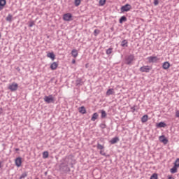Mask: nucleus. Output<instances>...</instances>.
I'll list each match as a JSON object with an SVG mask.
<instances>
[{"label": "nucleus", "mask_w": 179, "mask_h": 179, "mask_svg": "<svg viewBox=\"0 0 179 179\" xmlns=\"http://www.w3.org/2000/svg\"><path fill=\"white\" fill-rule=\"evenodd\" d=\"M71 164H72V158L66 157L63 159V162L59 166L60 171L64 173V174L69 173V171H71V168H69Z\"/></svg>", "instance_id": "nucleus-1"}, {"label": "nucleus", "mask_w": 179, "mask_h": 179, "mask_svg": "<svg viewBox=\"0 0 179 179\" xmlns=\"http://www.w3.org/2000/svg\"><path fill=\"white\" fill-rule=\"evenodd\" d=\"M125 61L127 65H131L134 61H135V55H129L125 57Z\"/></svg>", "instance_id": "nucleus-2"}, {"label": "nucleus", "mask_w": 179, "mask_h": 179, "mask_svg": "<svg viewBox=\"0 0 179 179\" xmlns=\"http://www.w3.org/2000/svg\"><path fill=\"white\" fill-rule=\"evenodd\" d=\"M140 72H145V73H149L152 71V67L150 66H143L139 69Z\"/></svg>", "instance_id": "nucleus-3"}, {"label": "nucleus", "mask_w": 179, "mask_h": 179, "mask_svg": "<svg viewBox=\"0 0 179 179\" xmlns=\"http://www.w3.org/2000/svg\"><path fill=\"white\" fill-rule=\"evenodd\" d=\"M132 8V6H131L130 4L127 3L124 6H122L120 8L121 12L124 13V12H129V10H131V9Z\"/></svg>", "instance_id": "nucleus-4"}, {"label": "nucleus", "mask_w": 179, "mask_h": 179, "mask_svg": "<svg viewBox=\"0 0 179 179\" xmlns=\"http://www.w3.org/2000/svg\"><path fill=\"white\" fill-rule=\"evenodd\" d=\"M43 100L45 103L50 104L51 103H54V96H52V95L45 96Z\"/></svg>", "instance_id": "nucleus-5"}, {"label": "nucleus", "mask_w": 179, "mask_h": 179, "mask_svg": "<svg viewBox=\"0 0 179 179\" xmlns=\"http://www.w3.org/2000/svg\"><path fill=\"white\" fill-rule=\"evenodd\" d=\"M17 87H19V85L15 82L8 86V89L10 92H16V90H17Z\"/></svg>", "instance_id": "nucleus-6"}, {"label": "nucleus", "mask_w": 179, "mask_h": 179, "mask_svg": "<svg viewBox=\"0 0 179 179\" xmlns=\"http://www.w3.org/2000/svg\"><path fill=\"white\" fill-rule=\"evenodd\" d=\"M147 59L150 64H155V62H157L159 61V58L156 56H150L147 57Z\"/></svg>", "instance_id": "nucleus-7"}, {"label": "nucleus", "mask_w": 179, "mask_h": 179, "mask_svg": "<svg viewBox=\"0 0 179 179\" xmlns=\"http://www.w3.org/2000/svg\"><path fill=\"white\" fill-rule=\"evenodd\" d=\"M63 20H64V22H71V20H73L72 15L70 13L64 14Z\"/></svg>", "instance_id": "nucleus-8"}, {"label": "nucleus", "mask_w": 179, "mask_h": 179, "mask_svg": "<svg viewBox=\"0 0 179 179\" xmlns=\"http://www.w3.org/2000/svg\"><path fill=\"white\" fill-rule=\"evenodd\" d=\"M160 142H162V143L164 145H167L169 140L167 138H166V137L164 136H161L159 138Z\"/></svg>", "instance_id": "nucleus-9"}, {"label": "nucleus", "mask_w": 179, "mask_h": 179, "mask_svg": "<svg viewBox=\"0 0 179 179\" xmlns=\"http://www.w3.org/2000/svg\"><path fill=\"white\" fill-rule=\"evenodd\" d=\"M15 166H17V167H20V166H22V158L21 157H17L15 159Z\"/></svg>", "instance_id": "nucleus-10"}, {"label": "nucleus", "mask_w": 179, "mask_h": 179, "mask_svg": "<svg viewBox=\"0 0 179 179\" xmlns=\"http://www.w3.org/2000/svg\"><path fill=\"white\" fill-rule=\"evenodd\" d=\"M57 68H58V63L57 62H54L53 63H52L50 64V69L52 71H55V69H57Z\"/></svg>", "instance_id": "nucleus-11"}, {"label": "nucleus", "mask_w": 179, "mask_h": 179, "mask_svg": "<svg viewBox=\"0 0 179 179\" xmlns=\"http://www.w3.org/2000/svg\"><path fill=\"white\" fill-rule=\"evenodd\" d=\"M47 57L48 58H51L52 61H54V59H55V55L53 53V52H48L47 53Z\"/></svg>", "instance_id": "nucleus-12"}, {"label": "nucleus", "mask_w": 179, "mask_h": 179, "mask_svg": "<svg viewBox=\"0 0 179 179\" xmlns=\"http://www.w3.org/2000/svg\"><path fill=\"white\" fill-rule=\"evenodd\" d=\"M167 124H166V123H164V122H161L159 123H157L156 127L157 128H165V127H166Z\"/></svg>", "instance_id": "nucleus-13"}, {"label": "nucleus", "mask_w": 179, "mask_h": 179, "mask_svg": "<svg viewBox=\"0 0 179 179\" xmlns=\"http://www.w3.org/2000/svg\"><path fill=\"white\" fill-rule=\"evenodd\" d=\"M5 5H6V0H0V10L3 9Z\"/></svg>", "instance_id": "nucleus-14"}, {"label": "nucleus", "mask_w": 179, "mask_h": 179, "mask_svg": "<svg viewBox=\"0 0 179 179\" xmlns=\"http://www.w3.org/2000/svg\"><path fill=\"white\" fill-rule=\"evenodd\" d=\"M163 69H169L170 68V63L169 62H165L162 65Z\"/></svg>", "instance_id": "nucleus-15"}, {"label": "nucleus", "mask_w": 179, "mask_h": 179, "mask_svg": "<svg viewBox=\"0 0 179 179\" xmlns=\"http://www.w3.org/2000/svg\"><path fill=\"white\" fill-rule=\"evenodd\" d=\"M148 118H149V116H148V115H144L141 117V122H143V124H145V122H148Z\"/></svg>", "instance_id": "nucleus-16"}, {"label": "nucleus", "mask_w": 179, "mask_h": 179, "mask_svg": "<svg viewBox=\"0 0 179 179\" xmlns=\"http://www.w3.org/2000/svg\"><path fill=\"white\" fill-rule=\"evenodd\" d=\"M99 118V113H94L92 115V117H91V121H96Z\"/></svg>", "instance_id": "nucleus-17"}, {"label": "nucleus", "mask_w": 179, "mask_h": 179, "mask_svg": "<svg viewBox=\"0 0 179 179\" xmlns=\"http://www.w3.org/2000/svg\"><path fill=\"white\" fill-rule=\"evenodd\" d=\"M111 94H114V89L110 88L106 92V96H111Z\"/></svg>", "instance_id": "nucleus-18"}, {"label": "nucleus", "mask_w": 179, "mask_h": 179, "mask_svg": "<svg viewBox=\"0 0 179 179\" xmlns=\"http://www.w3.org/2000/svg\"><path fill=\"white\" fill-rule=\"evenodd\" d=\"M118 141H120V138L118 137H115L110 140V143H111V145H114V144L117 143V142H118Z\"/></svg>", "instance_id": "nucleus-19"}, {"label": "nucleus", "mask_w": 179, "mask_h": 179, "mask_svg": "<svg viewBox=\"0 0 179 179\" xmlns=\"http://www.w3.org/2000/svg\"><path fill=\"white\" fill-rule=\"evenodd\" d=\"M79 113H80V114H86V108H85V106L80 107Z\"/></svg>", "instance_id": "nucleus-20"}, {"label": "nucleus", "mask_w": 179, "mask_h": 179, "mask_svg": "<svg viewBox=\"0 0 179 179\" xmlns=\"http://www.w3.org/2000/svg\"><path fill=\"white\" fill-rule=\"evenodd\" d=\"M71 55L72 57H73V58H76V57H78V50H76V49H73L71 51Z\"/></svg>", "instance_id": "nucleus-21"}, {"label": "nucleus", "mask_w": 179, "mask_h": 179, "mask_svg": "<svg viewBox=\"0 0 179 179\" xmlns=\"http://www.w3.org/2000/svg\"><path fill=\"white\" fill-rule=\"evenodd\" d=\"M76 86H82V85H83V81H82V79L78 78V79L76 81Z\"/></svg>", "instance_id": "nucleus-22"}, {"label": "nucleus", "mask_w": 179, "mask_h": 179, "mask_svg": "<svg viewBox=\"0 0 179 179\" xmlns=\"http://www.w3.org/2000/svg\"><path fill=\"white\" fill-rule=\"evenodd\" d=\"M177 169H178V167L176 166V165H174L172 169H171V173L172 174H176V173H177Z\"/></svg>", "instance_id": "nucleus-23"}, {"label": "nucleus", "mask_w": 179, "mask_h": 179, "mask_svg": "<svg viewBox=\"0 0 179 179\" xmlns=\"http://www.w3.org/2000/svg\"><path fill=\"white\" fill-rule=\"evenodd\" d=\"M124 22H127V17L122 16L119 20V23L122 24Z\"/></svg>", "instance_id": "nucleus-24"}, {"label": "nucleus", "mask_w": 179, "mask_h": 179, "mask_svg": "<svg viewBox=\"0 0 179 179\" xmlns=\"http://www.w3.org/2000/svg\"><path fill=\"white\" fill-rule=\"evenodd\" d=\"M121 46L122 47H128V41L127 40H123L121 43Z\"/></svg>", "instance_id": "nucleus-25"}, {"label": "nucleus", "mask_w": 179, "mask_h": 179, "mask_svg": "<svg viewBox=\"0 0 179 179\" xmlns=\"http://www.w3.org/2000/svg\"><path fill=\"white\" fill-rule=\"evenodd\" d=\"M12 17L13 16L10 14H8L6 18V22H9L10 23L12 22Z\"/></svg>", "instance_id": "nucleus-26"}, {"label": "nucleus", "mask_w": 179, "mask_h": 179, "mask_svg": "<svg viewBox=\"0 0 179 179\" xmlns=\"http://www.w3.org/2000/svg\"><path fill=\"white\" fill-rule=\"evenodd\" d=\"M101 118H106L107 117V113L103 110H101Z\"/></svg>", "instance_id": "nucleus-27"}, {"label": "nucleus", "mask_w": 179, "mask_h": 179, "mask_svg": "<svg viewBox=\"0 0 179 179\" xmlns=\"http://www.w3.org/2000/svg\"><path fill=\"white\" fill-rule=\"evenodd\" d=\"M96 148L99 150H103L104 149V145H101V144L98 143L96 145Z\"/></svg>", "instance_id": "nucleus-28"}, {"label": "nucleus", "mask_w": 179, "mask_h": 179, "mask_svg": "<svg viewBox=\"0 0 179 179\" xmlns=\"http://www.w3.org/2000/svg\"><path fill=\"white\" fill-rule=\"evenodd\" d=\"M113 53V48H109L108 50H106V55H110V54Z\"/></svg>", "instance_id": "nucleus-29"}, {"label": "nucleus", "mask_w": 179, "mask_h": 179, "mask_svg": "<svg viewBox=\"0 0 179 179\" xmlns=\"http://www.w3.org/2000/svg\"><path fill=\"white\" fill-rule=\"evenodd\" d=\"M47 157H48V151H45L43 153V158L47 159Z\"/></svg>", "instance_id": "nucleus-30"}, {"label": "nucleus", "mask_w": 179, "mask_h": 179, "mask_svg": "<svg viewBox=\"0 0 179 179\" xmlns=\"http://www.w3.org/2000/svg\"><path fill=\"white\" fill-rule=\"evenodd\" d=\"M106 0H99V5L100 6H104L106 5Z\"/></svg>", "instance_id": "nucleus-31"}, {"label": "nucleus", "mask_w": 179, "mask_h": 179, "mask_svg": "<svg viewBox=\"0 0 179 179\" xmlns=\"http://www.w3.org/2000/svg\"><path fill=\"white\" fill-rule=\"evenodd\" d=\"M25 177H27V172H24L20 177V179H23Z\"/></svg>", "instance_id": "nucleus-32"}, {"label": "nucleus", "mask_w": 179, "mask_h": 179, "mask_svg": "<svg viewBox=\"0 0 179 179\" xmlns=\"http://www.w3.org/2000/svg\"><path fill=\"white\" fill-rule=\"evenodd\" d=\"M74 5L75 6H79L80 5V0H75Z\"/></svg>", "instance_id": "nucleus-33"}, {"label": "nucleus", "mask_w": 179, "mask_h": 179, "mask_svg": "<svg viewBox=\"0 0 179 179\" xmlns=\"http://www.w3.org/2000/svg\"><path fill=\"white\" fill-rule=\"evenodd\" d=\"M100 128H101V129H105V128L107 127V125H106V124L104 123H101L100 125H99Z\"/></svg>", "instance_id": "nucleus-34"}, {"label": "nucleus", "mask_w": 179, "mask_h": 179, "mask_svg": "<svg viewBox=\"0 0 179 179\" xmlns=\"http://www.w3.org/2000/svg\"><path fill=\"white\" fill-rule=\"evenodd\" d=\"M174 166H176V167H179V158L176 159Z\"/></svg>", "instance_id": "nucleus-35"}, {"label": "nucleus", "mask_w": 179, "mask_h": 179, "mask_svg": "<svg viewBox=\"0 0 179 179\" xmlns=\"http://www.w3.org/2000/svg\"><path fill=\"white\" fill-rule=\"evenodd\" d=\"M94 36H97L98 34H100V30L94 29Z\"/></svg>", "instance_id": "nucleus-36"}, {"label": "nucleus", "mask_w": 179, "mask_h": 179, "mask_svg": "<svg viewBox=\"0 0 179 179\" xmlns=\"http://www.w3.org/2000/svg\"><path fill=\"white\" fill-rule=\"evenodd\" d=\"M100 155H101V156H106L107 157V155H106V152H104V149L103 150H101L100 152H99Z\"/></svg>", "instance_id": "nucleus-37"}, {"label": "nucleus", "mask_w": 179, "mask_h": 179, "mask_svg": "<svg viewBox=\"0 0 179 179\" xmlns=\"http://www.w3.org/2000/svg\"><path fill=\"white\" fill-rule=\"evenodd\" d=\"M150 179H157V173L152 174V176L150 177Z\"/></svg>", "instance_id": "nucleus-38"}, {"label": "nucleus", "mask_w": 179, "mask_h": 179, "mask_svg": "<svg viewBox=\"0 0 179 179\" xmlns=\"http://www.w3.org/2000/svg\"><path fill=\"white\" fill-rule=\"evenodd\" d=\"M154 5L155 6H157L159 5V0H154Z\"/></svg>", "instance_id": "nucleus-39"}, {"label": "nucleus", "mask_w": 179, "mask_h": 179, "mask_svg": "<svg viewBox=\"0 0 179 179\" xmlns=\"http://www.w3.org/2000/svg\"><path fill=\"white\" fill-rule=\"evenodd\" d=\"M33 26H34V22H29V27H33Z\"/></svg>", "instance_id": "nucleus-40"}, {"label": "nucleus", "mask_w": 179, "mask_h": 179, "mask_svg": "<svg viewBox=\"0 0 179 179\" xmlns=\"http://www.w3.org/2000/svg\"><path fill=\"white\" fill-rule=\"evenodd\" d=\"M176 117L177 118H179V110H177L176 111Z\"/></svg>", "instance_id": "nucleus-41"}, {"label": "nucleus", "mask_w": 179, "mask_h": 179, "mask_svg": "<svg viewBox=\"0 0 179 179\" xmlns=\"http://www.w3.org/2000/svg\"><path fill=\"white\" fill-rule=\"evenodd\" d=\"M131 110L132 113H135V111H136V109L135 108V106L131 107Z\"/></svg>", "instance_id": "nucleus-42"}, {"label": "nucleus", "mask_w": 179, "mask_h": 179, "mask_svg": "<svg viewBox=\"0 0 179 179\" xmlns=\"http://www.w3.org/2000/svg\"><path fill=\"white\" fill-rule=\"evenodd\" d=\"M72 64H76V60H75V59H73V60H72Z\"/></svg>", "instance_id": "nucleus-43"}, {"label": "nucleus", "mask_w": 179, "mask_h": 179, "mask_svg": "<svg viewBox=\"0 0 179 179\" xmlns=\"http://www.w3.org/2000/svg\"><path fill=\"white\" fill-rule=\"evenodd\" d=\"M3 109L2 108H0V114H2Z\"/></svg>", "instance_id": "nucleus-44"}, {"label": "nucleus", "mask_w": 179, "mask_h": 179, "mask_svg": "<svg viewBox=\"0 0 179 179\" xmlns=\"http://www.w3.org/2000/svg\"><path fill=\"white\" fill-rule=\"evenodd\" d=\"M20 149L19 148H15V152H19Z\"/></svg>", "instance_id": "nucleus-45"}, {"label": "nucleus", "mask_w": 179, "mask_h": 179, "mask_svg": "<svg viewBox=\"0 0 179 179\" xmlns=\"http://www.w3.org/2000/svg\"><path fill=\"white\" fill-rule=\"evenodd\" d=\"M88 65V64H85V68H87Z\"/></svg>", "instance_id": "nucleus-46"}, {"label": "nucleus", "mask_w": 179, "mask_h": 179, "mask_svg": "<svg viewBox=\"0 0 179 179\" xmlns=\"http://www.w3.org/2000/svg\"><path fill=\"white\" fill-rule=\"evenodd\" d=\"M169 179H174L173 177H169Z\"/></svg>", "instance_id": "nucleus-47"}, {"label": "nucleus", "mask_w": 179, "mask_h": 179, "mask_svg": "<svg viewBox=\"0 0 179 179\" xmlns=\"http://www.w3.org/2000/svg\"><path fill=\"white\" fill-rule=\"evenodd\" d=\"M0 169H1V163H0Z\"/></svg>", "instance_id": "nucleus-48"}]
</instances>
